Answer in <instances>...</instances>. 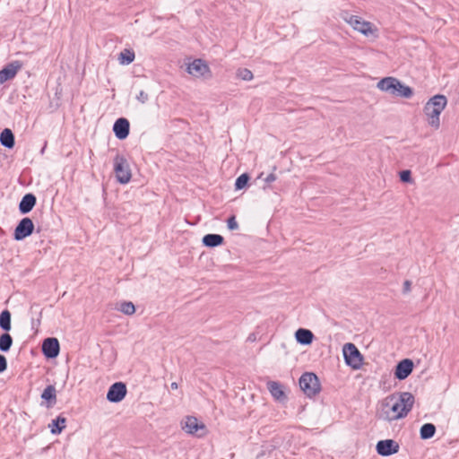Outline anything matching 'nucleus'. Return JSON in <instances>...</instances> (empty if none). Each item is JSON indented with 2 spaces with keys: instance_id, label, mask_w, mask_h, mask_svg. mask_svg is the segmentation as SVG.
Listing matches in <instances>:
<instances>
[{
  "instance_id": "nucleus-36",
  "label": "nucleus",
  "mask_w": 459,
  "mask_h": 459,
  "mask_svg": "<svg viewBox=\"0 0 459 459\" xmlns=\"http://www.w3.org/2000/svg\"><path fill=\"white\" fill-rule=\"evenodd\" d=\"M276 175L274 173H271L269 174L265 178H264V181L266 183H271V182H273L276 180Z\"/></svg>"
},
{
  "instance_id": "nucleus-34",
  "label": "nucleus",
  "mask_w": 459,
  "mask_h": 459,
  "mask_svg": "<svg viewBox=\"0 0 459 459\" xmlns=\"http://www.w3.org/2000/svg\"><path fill=\"white\" fill-rule=\"evenodd\" d=\"M7 368V360L5 357L0 354V373L4 372Z\"/></svg>"
},
{
  "instance_id": "nucleus-6",
  "label": "nucleus",
  "mask_w": 459,
  "mask_h": 459,
  "mask_svg": "<svg viewBox=\"0 0 459 459\" xmlns=\"http://www.w3.org/2000/svg\"><path fill=\"white\" fill-rule=\"evenodd\" d=\"M299 386L301 390L307 395H316L320 391L319 380L314 373H305L299 378Z\"/></svg>"
},
{
  "instance_id": "nucleus-3",
  "label": "nucleus",
  "mask_w": 459,
  "mask_h": 459,
  "mask_svg": "<svg viewBox=\"0 0 459 459\" xmlns=\"http://www.w3.org/2000/svg\"><path fill=\"white\" fill-rule=\"evenodd\" d=\"M447 103L446 98L444 95H436L431 98L424 107V113L427 117L428 123L438 128L440 126L439 116L444 110Z\"/></svg>"
},
{
  "instance_id": "nucleus-9",
  "label": "nucleus",
  "mask_w": 459,
  "mask_h": 459,
  "mask_svg": "<svg viewBox=\"0 0 459 459\" xmlns=\"http://www.w3.org/2000/svg\"><path fill=\"white\" fill-rule=\"evenodd\" d=\"M34 230V224L31 219L25 217L21 220L19 224L14 230V239L15 240H22L25 238L29 237L32 234Z\"/></svg>"
},
{
  "instance_id": "nucleus-23",
  "label": "nucleus",
  "mask_w": 459,
  "mask_h": 459,
  "mask_svg": "<svg viewBox=\"0 0 459 459\" xmlns=\"http://www.w3.org/2000/svg\"><path fill=\"white\" fill-rule=\"evenodd\" d=\"M436 433V427L432 423H425L421 426L420 436L422 439H429L434 437Z\"/></svg>"
},
{
  "instance_id": "nucleus-37",
  "label": "nucleus",
  "mask_w": 459,
  "mask_h": 459,
  "mask_svg": "<svg viewBox=\"0 0 459 459\" xmlns=\"http://www.w3.org/2000/svg\"><path fill=\"white\" fill-rule=\"evenodd\" d=\"M170 386L172 389H178V383H176V382L171 383Z\"/></svg>"
},
{
  "instance_id": "nucleus-22",
  "label": "nucleus",
  "mask_w": 459,
  "mask_h": 459,
  "mask_svg": "<svg viewBox=\"0 0 459 459\" xmlns=\"http://www.w3.org/2000/svg\"><path fill=\"white\" fill-rule=\"evenodd\" d=\"M66 419L63 416H58L56 419L53 420L49 424V428L51 429L52 434H60L61 431L65 428Z\"/></svg>"
},
{
  "instance_id": "nucleus-21",
  "label": "nucleus",
  "mask_w": 459,
  "mask_h": 459,
  "mask_svg": "<svg viewBox=\"0 0 459 459\" xmlns=\"http://www.w3.org/2000/svg\"><path fill=\"white\" fill-rule=\"evenodd\" d=\"M1 144L7 148H13L14 145V136L13 132L6 128L0 134Z\"/></svg>"
},
{
  "instance_id": "nucleus-28",
  "label": "nucleus",
  "mask_w": 459,
  "mask_h": 459,
  "mask_svg": "<svg viewBox=\"0 0 459 459\" xmlns=\"http://www.w3.org/2000/svg\"><path fill=\"white\" fill-rule=\"evenodd\" d=\"M41 398L47 401H56V388L53 385L47 386L42 394Z\"/></svg>"
},
{
  "instance_id": "nucleus-31",
  "label": "nucleus",
  "mask_w": 459,
  "mask_h": 459,
  "mask_svg": "<svg viewBox=\"0 0 459 459\" xmlns=\"http://www.w3.org/2000/svg\"><path fill=\"white\" fill-rule=\"evenodd\" d=\"M228 228L230 230H238V224L236 221V218L235 216H231L229 218L228 220Z\"/></svg>"
},
{
  "instance_id": "nucleus-11",
  "label": "nucleus",
  "mask_w": 459,
  "mask_h": 459,
  "mask_svg": "<svg viewBox=\"0 0 459 459\" xmlns=\"http://www.w3.org/2000/svg\"><path fill=\"white\" fill-rule=\"evenodd\" d=\"M126 394V386L122 382H117L109 387L107 399L111 403L121 402Z\"/></svg>"
},
{
  "instance_id": "nucleus-27",
  "label": "nucleus",
  "mask_w": 459,
  "mask_h": 459,
  "mask_svg": "<svg viewBox=\"0 0 459 459\" xmlns=\"http://www.w3.org/2000/svg\"><path fill=\"white\" fill-rule=\"evenodd\" d=\"M118 310L125 315L131 316L135 312L134 305L130 301L122 302L118 307Z\"/></svg>"
},
{
  "instance_id": "nucleus-30",
  "label": "nucleus",
  "mask_w": 459,
  "mask_h": 459,
  "mask_svg": "<svg viewBox=\"0 0 459 459\" xmlns=\"http://www.w3.org/2000/svg\"><path fill=\"white\" fill-rule=\"evenodd\" d=\"M248 179H249V177L247 174H242L240 175L237 180H236V183H235V187L236 189H242L243 187L246 186V185L247 184L248 182Z\"/></svg>"
},
{
  "instance_id": "nucleus-29",
  "label": "nucleus",
  "mask_w": 459,
  "mask_h": 459,
  "mask_svg": "<svg viewBox=\"0 0 459 459\" xmlns=\"http://www.w3.org/2000/svg\"><path fill=\"white\" fill-rule=\"evenodd\" d=\"M237 76L244 81H251L253 79V74L247 68L238 69L237 72Z\"/></svg>"
},
{
  "instance_id": "nucleus-2",
  "label": "nucleus",
  "mask_w": 459,
  "mask_h": 459,
  "mask_svg": "<svg viewBox=\"0 0 459 459\" xmlns=\"http://www.w3.org/2000/svg\"><path fill=\"white\" fill-rule=\"evenodd\" d=\"M341 18L354 30L361 33L363 36L374 39L378 38L379 33L377 27L372 22L363 20L360 16L351 14L345 11L341 13Z\"/></svg>"
},
{
  "instance_id": "nucleus-14",
  "label": "nucleus",
  "mask_w": 459,
  "mask_h": 459,
  "mask_svg": "<svg viewBox=\"0 0 459 459\" xmlns=\"http://www.w3.org/2000/svg\"><path fill=\"white\" fill-rule=\"evenodd\" d=\"M183 429L191 435H196L198 437H201L202 434H198L199 430H204V425L202 423H199L197 419L193 416L186 417V420L183 422Z\"/></svg>"
},
{
  "instance_id": "nucleus-32",
  "label": "nucleus",
  "mask_w": 459,
  "mask_h": 459,
  "mask_svg": "<svg viewBox=\"0 0 459 459\" xmlns=\"http://www.w3.org/2000/svg\"><path fill=\"white\" fill-rule=\"evenodd\" d=\"M400 178L403 182H411V171L410 170H403L400 173Z\"/></svg>"
},
{
  "instance_id": "nucleus-4",
  "label": "nucleus",
  "mask_w": 459,
  "mask_h": 459,
  "mask_svg": "<svg viewBox=\"0 0 459 459\" xmlns=\"http://www.w3.org/2000/svg\"><path fill=\"white\" fill-rule=\"evenodd\" d=\"M377 87L378 90L396 97L410 98L412 95V90L394 77L381 79Z\"/></svg>"
},
{
  "instance_id": "nucleus-1",
  "label": "nucleus",
  "mask_w": 459,
  "mask_h": 459,
  "mask_svg": "<svg viewBox=\"0 0 459 459\" xmlns=\"http://www.w3.org/2000/svg\"><path fill=\"white\" fill-rule=\"evenodd\" d=\"M414 401L409 392L390 394L378 403L376 416L387 422L403 419L411 411Z\"/></svg>"
},
{
  "instance_id": "nucleus-10",
  "label": "nucleus",
  "mask_w": 459,
  "mask_h": 459,
  "mask_svg": "<svg viewBox=\"0 0 459 459\" xmlns=\"http://www.w3.org/2000/svg\"><path fill=\"white\" fill-rule=\"evenodd\" d=\"M22 63L19 60L7 64L0 70V84L15 77L17 73L22 68Z\"/></svg>"
},
{
  "instance_id": "nucleus-7",
  "label": "nucleus",
  "mask_w": 459,
  "mask_h": 459,
  "mask_svg": "<svg viewBox=\"0 0 459 459\" xmlns=\"http://www.w3.org/2000/svg\"><path fill=\"white\" fill-rule=\"evenodd\" d=\"M342 353L347 365L355 369L360 368L362 356L355 344L351 342L345 343L342 347Z\"/></svg>"
},
{
  "instance_id": "nucleus-17",
  "label": "nucleus",
  "mask_w": 459,
  "mask_h": 459,
  "mask_svg": "<svg viewBox=\"0 0 459 459\" xmlns=\"http://www.w3.org/2000/svg\"><path fill=\"white\" fill-rule=\"evenodd\" d=\"M268 390L272 396L278 402L283 403L287 397L283 391L282 385L275 381H270L267 384Z\"/></svg>"
},
{
  "instance_id": "nucleus-8",
  "label": "nucleus",
  "mask_w": 459,
  "mask_h": 459,
  "mask_svg": "<svg viewBox=\"0 0 459 459\" xmlns=\"http://www.w3.org/2000/svg\"><path fill=\"white\" fill-rule=\"evenodd\" d=\"M187 72L196 78H211L212 74L209 65L202 59H195L187 66Z\"/></svg>"
},
{
  "instance_id": "nucleus-15",
  "label": "nucleus",
  "mask_w": 459,
  "mask_h": 459,
  "mask_svg": "<svg viewBox=\"0 0 459 459\" xmlns=\"http://www.w3.org/2000/svg\"><path fill=\"white\" fill-rule=\"evenodd\" d=\"M398 445L392 439L378 441L377 451L379 455L388 456L398 452Z\"/></svg>"
},
{
  "instance_id": "nucleus-26",
  "label": "nucleus",
  "mask_w": 459,
  "mask_h": 459,
  "mask_svg": "<svg viewBox=\"0 0 459 459\" xmlns=\"http://www.w3.org/2000/svg\"><path fill=\"white\" fill-rule=\"evenodd\" d=\"M118 60L123 65H129L134 60V53L130 49H124L120 54Z\"/></svg>"
},
{
  "instance_id": "nucleus-18",
  "label": "nucleus",
  "mask_w": 459,
  "mask_h": 459,
  "mask_svg": "<svg viewBox=\"0 0 459 459\" xmlns=\"http://www.w3.org/2000/svg\"><path fill=\"white\" fill-rule=\"evenodd\" d=\"M36 204V197L32 194H26L19 204V210L22 214L30 212Z\"/></svg>"
},
{
  "instance_id": "nucleus-24",
  "label": "nucleus",
  "mask_w": 459,
  "mask_h": 459,
  "mask_svg": "<svg viewBox=\"0 0 459 459\" xmlns=\"http://www.w3.org/2000/svg\"><path fill=\"white\" fill-rule=\"evenodd\" d=\"M13 345V338L8 333L0 335V351L7 352Z\"/></svg>"
},
{
  "instance_id": "nucleus-19",
  "label": "nucleus",
  "mask_w": 459,
  "mask_h": 459,
  "mask_svg": "<svg viewBox=\"0 0 459 459\" xmlns=\"http://www.w3.org/2000/svg\"><path fill=\"white\" fill-rule=\"evenodd\" d=\"M295 337L300 344L307 345L313 341V333L310 330L299 328L295 333Z\"/></svg>"
},
{
  "instance_id": "nucleus-16",
  "label": "nucleus",
  "mask_w": 459,
  "mask_h": 459,
  "mask_svg": "<svg viewBox=\"0 0 459 459\" xmlns=\"http://www.w3.org/2000/svg\"><path fill=\"white\" fill-rule=\"evenodd\" d=\"M129 126L130 125L126 118H118L113 126L115 135L120 140L126 138L129 134Z\"/></svg>"
},
{
  "instance_id": "nucleus-33",
  "label": "nucleus",
  "mask_w": 459,
  "mask_h": 459,
  "mask_svg": "<svg viewBox=\"0 0 459 459\" xmlns=\"http://www.w3.org/2000/svg\"><path fill=\"white\" fill-rule=\"evenodd\" d=\"M136 100L144 104L149 100L148 94L144 91H141L138 95L136 96Z\"/></svg>"
},
{
  "instance_id": "nucleus-35",
  "label": "nucleus",
  "mask_w": 459,
  "mask_h": 459,
  "mask_svg": "<svg viewBox=\"0 0 459 459\" xmlns=\"http://www.w3.org/2000/svg\"><path fill=\"white\" fill-rule=\"evenodd\" d=\"M411 282L410 281H405L403 282V292L404 294H407L411 291Z\"/></svg>"
},
{
  "instance_id": "nucleus-20",
  "label": "nucleus",
  "mask_w": 459,
  "mask_h": 459,
  "mask_svg": "<svg viewBox=\"0 0 459 459\" xmlns=\"http://www.w3.org/2000/svg\"><path fill=\"white\" fill-rule=\"evenodd\" d=\"M203 243L209 247H214L223 243V237L219 234H207L203 238Z\"/></svg>"
},
{
  "instance_id": "nucleus-5",
  "label": "nucleus",
  "mask_w": 459,
  "mask_h": 459,
  "mask_svg": "<svg viewBox=\"0 0 459 459\" xmlns=\"http://www.w3.org/2000/svg\"><path fill=\"white\" fill-rule=\"evenodd\" d=\"M114 172L120 184H127L132 177L131 169L126 159L117 154L114 159Z\"/></svg>"
},
{
  "instance_id": "nucleus-13",
  "label": "nucleus",
  "mask_w": 459,
  "mask_h": 459,
  "mask_svg": "<svg viewBox=\"0 0 459 459\" xmlns=\"http://www.w3.org/2000/svg\"><path fill=\"white\" fill-rule=\"evenodd\" d=\"M413 369V362L410 359L401 360L395 367L394 376L399 380L407 378Z\"/></svg>"
},
{
  "instance_id": "nucleus-25",
  "label": "nucleus",
  "mask_w": 459,
  "mask_h": 459,
  "mask_svg": "<svg viewBox=\"0 0 459 459\" xmlns=\"http://www.w3.org/2000/svg\"><path fill=\"white\" fill-rule=\"evenodd\" d=\"M0 327L5 332L11 330V313L8 310H4L0 314Z\"/></svg>"
},
{
  "instance_id": "nucleus-12",
  "label": "nucleus",
  "mask_w": 459,
  "mask_h": 459,
  "mask_svg": "<svg viewBox=\"0 0 459 459\" xmlns=\"http://www.w3.org/2000/svg\"><path fill=\"white\" fill-rule=\"evenodd\" d=\"M60 346L57 339L47 338L42 344L43 354L48 359H54L59 354Z\"/></svg>"
}]
</instances>
